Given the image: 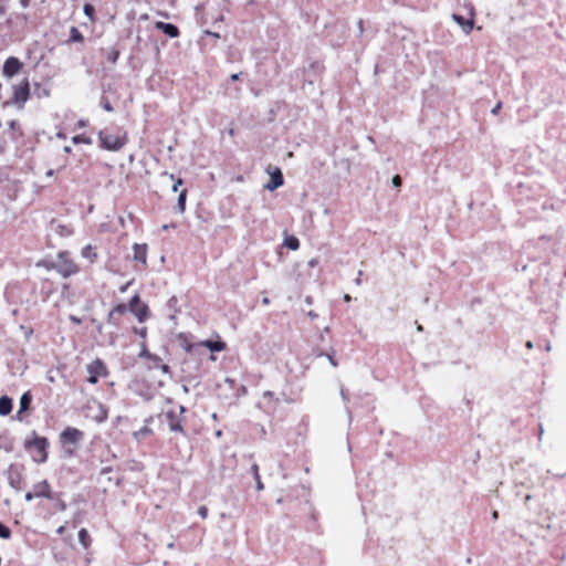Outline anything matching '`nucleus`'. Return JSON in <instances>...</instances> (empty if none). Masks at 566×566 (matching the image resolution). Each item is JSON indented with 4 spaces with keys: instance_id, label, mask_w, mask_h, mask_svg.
<instances>
[{
    "instance_id": "8fccbe9b",
    "label": "nucleus",
    "mask_w": 566,
    "mask_h": 566,
    "mask_svg": "<svg viewBox=\"0 0 566 566\" xmlns=\"http://www.w3.org/2000/svg\"><path fill=\"white\" fill-rule=\"evenodd\" d=\"M533 346H534V345H533V342H531V340L526 342V347H527L528 349H532V348H533Z\"/></svg>"
},
{
    "instance_id": "5701e85b",
    "label": "nucleus",
    "mask_w": 566,
    "mask_h": 566,
    "mask_svg": "<svg viewBox=\"0 0 566 566\" xmlns=\"http://www.w3.org/2000/svg\"><path fill=\"white\" fill-rule=\"evenodd\" d=\"M149 433H150V429L148 428V426H144L142 429L136 431L134 433V436L137 440H140V439L145 438L146 436H148Z\"/></svg>"
},
{
    "instance_id": "39448f33",
    "label": "nucleus",
    "mask_w": 566,
    "mask_h": 566,
    "mask_svg": "<svg viewBox=\"0 0 566 566\" xmlns=\"http://www.w3.org/2000/svg\"><path fill=\"white\" fill-rule=\"evenodd\" d=\"M30 96L29 82L25 80L22 84L13 87V99L12 102L19 106H22Z\"/></svg>"
},
{
    "instance_id": "72a5a7b5",
    "label": "nucleus",
    "mask_w": 566,
    "mask_h": 566,
    "mask_svg": "<svg viewBox=\"0 0 566 566\" xmlns=\"http://www.w3.org/2000/svg\"><path fill=\"white\" fill-rule=\"evenodd\" d=\"M102 106H103V108H104L106 112H111V111L113 109V107L111 106V104H109L107 101L103 102V103H102Z\"/></svg>"
},
{
    "instance_id": "e433bc0d",
    "label": "nucleus",
    "mask_w": 566,
    "mask_h": 566,
    "mask_svg": "<svg viewBox=\"0 0 566 566\" xmlns=\"http://www.w3.org/2000/svg\"><path fill=\"white\" fill-rule=\"evenodd\" d=\"M251 471H252V473H253V476L255 478V476H256V474H259V467H258V464H255V463H254V464H252V467H251Z\"/></svg>"
},
{
    "instance_id": "5fc2aeb1",
    "label": "nucleus",
    "mask_w": 566,
    "mask_h": 566,
    "mask_svg": "<svg viewBox=\"0 0 566 566\" xmlns=\"http://www.w3.org/2000/svg\"><path fill=\"white\" fill-rule=\"evenodd\" d=\"M545 348H546V350H547V352L552 350V345H551V343H547Z\"/></svg>"
},
{
    "instance_id": "bb28decb",
    "label": "nucleus",
    "mask_w": 566,
    "mask_h": 566,
    "mask_svg": "<svg viewBox=\"0 0 566 566\" xmlns=\"http://www.w3.org/2000/svg\"><path fill=\"white\" fill-rule=\"evenodd\" d=\"M94 11H95V10H94V7H93L92 4L86 3V4L84 6V13H85V15H87L88 18H91V19L93 18Z\"/></svg>"
},
{
    "instance_id": "c85d7f7f",
    "label": "nucleus",
    "mask_w": 566,
    "mask_h": 566,
    "mask_svg": "<svg viewBox=\"0 0 566 566\" xmlns=\"http://www.w3.org/2000/svg\"><path fill=\"white\" fill-rule=\"evenodd\" d=\"M392 186L396 187V188H399L401 186V178L400 176L396 175L392 180Z\"/></svg>"
},
{
    "instance_id": "f704fd0d",
    "label": "nucleus",
    "mask_w": 566,
    "mask_h": 566,
    "mask_svg": "<svg viewBox=\"0 0 566 566\" xmlns=\"http://www.w3.org/2000/svg\"><path fill=\"white\" fill-rule=\"evenodd\" d=\"M182 185V180L181 179H178L175 185L172 186V191L174 192H177L178 191V188L179 186Z\"/></svg>"
},
{
    "instance_id": "ea45409f",
    "label": "nucleus",
    "mask_w": 566,
    "mask_h": 566,
    "mask_svg": "<svg viewBox=\"0 0 566 566\" xmlns=\"http://www.w3.org/2000/svg\"><path fill=\"white\" fill-rule=\"evenodd\" d=\"M30 1H31V0H20V4H21V7H22V8H24V9H25V8H28V7H29Z\"/></svg>"
},
{
    "instance_id": "393cba45",
    "label": "nucleus",
    "mask_w": 566,
    "mask_h": 566,
    "mask_svg": "<svg viewBox=\"0 0 566 566\" xmlns=\"http://www.w3.org/2000/svg\"><path fill=\"white\" fill-rule=\"evenodd\" d=\"M139 356H140V357H145V358H151V359H154L155 361H159V360H160L158 357L153 356V355L147 350V348H146V345H145V344H143V346H142V350H140V353H139Z\"/></svg>"
},
{
    "instance_id": "aec40b11",
    "label": "nucleus",
    "mask_w": 566,
    "mask_h": 566,
    "mask_svg": "<svg viewBox=\"0 0 566 566\" xmlns=\"http://www.w3.org/2000/svg\"><path fill=\"white\" fill-rule=\"evenodd\" d=\"M284 244L286 248H289L290 250H297L298 247H300V241L297 238L295 237H287L285 240H284Z\"/></svg>"
},
{
    "instance_id": "79ce46f5",
    "label": "nucleus",
    "mask_w": 566,
    "mask_h": 566,
    "mask_svg": "<svg viewBox=\"0 0 566 566\" xmlns=\"http://www.w3.org/2000/svg\"><path fill=\"white\" fill-rule=\"evenodd\" d=\"M33 496H35V495H34V492H33V493H30V492H29V493H27V494H25V496H24V497H25V500H27V501H31V500L33 499Z\"/></svg>"
},
{
    "instance_id": "f257e3e1",
    "label": "nucleus",
    "mask_w": 566,
    "mask_h": 566,
    "mask_svg": "<svg viewBox=\"0 0 566 566\" xmlns=\"http://www.w3.org/2000/svg\"><path fill=\"white\" fill-rule=\"evenodd\" d=\"M50 268L56 270L64 277H67L77 272V266L70 259L67 252H60L57 258L50 263Z\"/></svg>"
},
{
    "instance_id": "b1692460",
    "label": "nucleus",
    "mask_w": 566,
    "mask_h": 566,
    "mask_svg": "<svg viewBox=\"0 0 566 566\" xmlns=\"http://www.w3.org/2000/svg\"><path fill=\"white\" fill-rule=\"evenodd\" d=\"M10 536H11L10 528L8 526H6L4 524L0 523V537L8 539Z\"/></svg>"
},
{
    "instance_id": "c756f323",
    "label": "nucleus",
    "mask_w": 566,
    "mask_h": 566,
    "mask_svg": "<svg viewBox=\"0 0 566 566\" xmlns=\"http://www.w3.org/2000/svg\"><path fill=\"white\" fill-rule=\"evenodd\" d=\"M254 480H255V484H256V490H258V491L263 490L264 485H263V483L261 482L260 474H256V476L254 478Z\"/></svg>"
},
{
    "instance_id": "4be33fe9",
    "label": "nucleus",
    "mask_w": 566,
    "mask_h": 566,
    "mask_svg": "<svg viewBox=\"0 0 566 566\" xmlns=\"http://www.w3.org/2000/svg\"><path fill=\"white\" fill-rule=\"evenodd\" d=\"M78 542L83 545L84 548H86L88 546L90 536L85 528L80 530Z\"/></svg>"
},
{
    "instance_id": "6e6552de",
    "label": "nucleus",
    "mask_w": 566,
    "mask_h": 566,
    "mask_svg": "<svg viewBox=\"0 0 566 566\" xmlns=\"http://www.w3.org/2000/svg\"><path fill=\"white\" fill-rule=\"evenodd\" d=\"M133 260L147 265V244L135 243L133 245Z\"/></svg>"
},
{
    "instance_id": "bf43d9fd",
    "label": "nucleus",
    "mask_w": 566,
    "mask_h": 566,
    "mask_svg": "<svg viewBox=\"0 0 566 566\" xmlns=\"http://www.w3.org/2000/svg\"><path fill=\"white\" fill-rule=\"evenodd\" d=\"M46 176H48V177L53 176V170H52V169H50V170L46 172Z\"/></svg>"
},
{
    "instance_id": "a878e982",
    "label": "nucleus",
    "mask_w": 566,
    "mask_h": 566,
    "mask_svg": "<svg viewBox=\"0 0 566 566\" xmlns=\"http://www.w3.org/2000/svg\"><path fill=\"white\" fill-rule=\"evenodd\" d=\"M126 311H127V307H126V305H124V304H118V305H116V306L113 308V312H114L116 315H122V314H124Z\"/></svg>"
},
{
    "instance_id": "a19ab883",
    "label": "nucleus",
    "mask_w": 566,
    "mask_h": 566,
    "mask_svg": "<svg viewBox=\"0 0 566 566\" xmlns=\"http://www.w3.org/2000/svg\"><path fill=\"white\" fill-rule=\"evenodd\" d=\"M340 397L343 399L344 402H346L348 400V397L347 395L345 394L344 389H340Z\"/></svg>"
},
{
    "instance_id": "412c9836",
    "label": "nucleus",
    "mask_w": 566,
    "mask_h": 566,
    "mask_svg": "<svg viewBox=\"0 0 566 566\" xmlns=\"http://www.w3.org/2000/svg\"><path fill=\"white\" fill-rule=\"evenodd\" d=\"M70 41L72 42H83L84 36L83 34L77 30V28L72 27L70 31Z\"/></svg>"
},
{
    "instance_id": "7ed1b4c3",
    "label": "nucleus",
    "mask_w": 566,
    "mask_h": 566,
    "mask_svg": "<svg viewBox=\"0 0 566 566\" xmlns=\"http://www.w3.org/2000/svg\"><path fill=\"white\" fill-rule=\"evenodd\" d=\"M185 412V408L179 406V412L177 413L175 410H167L165 412V420L169 426V430L172 432H182V419L181 413Z\"/></svg>"
},
{
    "instance_id": "ddd939ff",
    "label": "nucleus",
    "mask_w": 566,
    "mask_h": 566,
    "mask_svg": "<svg viewBox=\"0 0 566 566\" xmlns=\"http://www.w3.org/2000/svg\"><path fill=\"white\" fill-rule=\"evenodd\" d=\"M29 444L33 446L40 453L39 461L44 462L46 459V452H45V449L48 446L46 439L45 438H35L32 442H29Z\"/></svg>"
},
{
    "instance_id": "cd10ccee",
    "label": "nucleus",
    "mask_w": 566,
    "mask_h": 566,
    "mask_svg": "<svg viewBox=\"0 0 566 566\" xmlns=\"http://www.w3.org/2000/svg\"><path fill=\"white\" fill-rule=\"evenodd\" d=\"M198 514L200 517L206 518L208 516V509L206 506H200L198 509Z\"/></svg>"
},
{
    "instance_id": "423d86ee",
    "label": "nucleus",
    "mask_w": 566,
    "mask_h": 566,
    "mask_svg": "<svg viewBox=\"0 0 566 566\" xmlns=\"http://www.w3.org/2000/svg\"><path fill=\"white\" fill-rule=\"evenodd\" d=\"M87 371L90 374L87 381L96 384L98 381V377L105 375L106 367L102 360L96 359L87 366Z\"/></svg>"
},
{
    "instance_id": "de8ad7c7",
    "label": "nucleus",
    "mask_w": 566,
    "mask_h": 566,
    "mask_svg": "<svg viewBox=\"0 0 566 566\" xmlns=\"http://www.w3.org/2000/svg\"><path fill=\"white\" fill-rule=\"evenodd\" d=\"M311 318H315L317 316L316 313H314L313 311H310L308 314H307Z\"/></svg>"
},
{
    "instance_id": "4c0bfd02",
    "label": "nucleus",
    "mask_w": 566,
    "mask_h": 566,
    "mask_svg": "<svg viewBox=\"0 0 566 566\" xmlns=\"http://www.w3.org/2000/svg\"><path fill=\"white\" fill-rule=\"evenodd\" d=\"M326 357L328 358L329 363L332 366L336 367L337 366V363L336 360L333 358L332 355L327 354Z\"/></svg>"
},
{
    "instance_id": "2f4dec72",
    "label": "nucleus",
    "mask_w": 566,
    "mask_h": 566,
    "mask_svg": "<svg viewBox=\"0 0 566 566\" xmlns=\"http://www.w3.org/2000/svg\"><path fill=\"white\" fill-rule=\"evenodd\" d=\"M118 55H119V52L118 51H113L111 53V55L108 56V60L112 62V63H115L118 59Z\"/></svg>"
},
{
    "instance_id": "052dcab7",
    "label": "nucleus",
    "mask_w": 566,
    "mask_h": 566,
    "mask_svg": "<svg viewBox=\"0 0 566 566\" xmlns=\"http://www.w3.org/2000/svg\"><path fill=\"white\" fill-rule=\"evenodd\" d=\"M73 142H74V143H78V142H80V136H75V137H73Z\"/></svg>"
},
{
    "instance_id": "338daca9",
    "label": "nucleus",
    "mask_w": 566,
    "mask_h": 566,
    "mask_svg": "<svg viewBox=\"0 0 566 566\" xmlns=\"http://www.w3.org/2000/svg\"><path fill=\"white\" fill-rule=\"evenodd\" d=\"M142 305H143V304H140V302H139V303H135V307H136V308L140 307Z\"/></svg>"
},
{
    "instance_id": "e2e57ef3",
    "label": "nucleus",
    "mask_w": 566,
    "mask_h": 566,
    "mask_svg": "<svg viewBox=\"0 0 566 566\" xmlns=\"http://www.w3.org/2000/svg\"><path fill=\"white\" fill-rule=\"evenodd\" d=\"M355 283H356L357 285H359V284H360V277H359V276L356 279Z\"/></svg>"
},
{
    "instance_id": "1a4fd4ad",
    "label": "nucleus",
    "mask_w": 566,
    "mask_h": 566,
    "mask_svg": "<svg viewBox=\"0 0 566 566\" xmlns=\"http://www.w3.org/2000/svg\"><path fill=\"white\" fill-rule=\"evenodd\" d=\"M195 346L196 345H188L186 349L188 352H191ZM197 346H203L208 348L210 352H221L226 348V344L221 340H203L200 342Z\"/></svg>"
},
{
    "instance_id": "3c124183",
    "label": "nucleus",
    "mask_w": 566,
    "mask_h": 566,
    "mask_svg": "<svg viewBox=\"0 0 566 566\" xmlns=\"http://www.w3.org/2000/svg\"><path fill=\"white\" fill-rule=\"evenodd\" d=\"M264 397H272L273 396V392L272 391H265L263 394Z\"/></svg>"
},
{
    "instance_id": "0e129e2a",
    "label": "nucleus",
    "mask_w": 566,
    "mask_h": 566,
    "mask_svg": "<svg viewBox=\"0 0 566 566\" xmlns=\"http://www.w3.org/2000/svg\"><path fill=\"white\" fill-rule=\"evenodd\" d=\"M344 300H345L346 302H348V301H350V296H349V295H345Z\"/></svg>"
},
{
    "instance_id": "6e6d98bb",
    "label": "nucleus",
    "mask_w": 566,
    "mask_h": 566,
    "mask_svg": "<svg viewBox=\"0 0 566 566\" xmlns=\"http://www.w3.org/2000/svg\"><path fill=\"white\" fill-rule=\"evenodd\" d=\"M543 433H544V428H543V426H539V438L543 436Z\"/></svg>"
},
{
    "instance_id": "37998d69",
    "label": "nucleus",
    "mask_w": 566,
    "mask_h": 566,
    "mask_svg": "<svg viewBox=\"0 0 566 566\" xmlns=\"http://www.w3.org/2000/svg\"><path fill=\"white\" fill-rule=\"evenodd\" d=\"M239 76L240 74L239 73H234L230 76L231 81H238L239 80Z\"/></svg>"
},
{
    "instance_id": "69168bd1",
    "label": "nucleus",
    "mask_w": 566,
    "mask_h": 566,
    "mask_svg": "<svg viewBox=\"0 0 566 566\" xmlns=\"http://www.w3.org/2000/svg\"><path fill=\"white\" fill-rule=\"evenodd\" d=\"M221 434H222L221 430H218V431L216 432V436H217V437H221Z\"/></svg>"
},
{
    "instance_id": "4d7b16f0",
    "label": "nucleus",
    "mask_w": 566,
    "mask_h": 566,
    "mask_svg": "<svg viewBox=\"0 0 566 566\" xmlns=\"http://www.w3.org/2000/svg\"><path fill=\"white\" fill-rule=\"evenodd\" d=\"M182 391L186 392V394L189 391V389H188V387L186 385H182Z\"/></svg>"
},
{
    "instance_id": "473e14b6",
    "label": "nucleus",
    "mask_w": 566,
    "mask_h": 566,
    "mask_svg": "<svg viewBox=\"0 0 566 566\" xmlns=\"http://www.w3.org/2000/svg\"><path fill=\"white\" fill-rule=\"evenodd\" d=\"M501 106H502L501 102L496 103L495 106L491 109V113L493 115H496L499 113V111L501 109Z\"/></svg>"
},
{
    "instance_id": "13d9d810",
    "label": "nucleus",
    "mask_w": 566,
    "mask_h": 566,
    "mask_svg": "<svg viewBox=\"0 0 566 566\" xmlns=\"http://www.w3.org/2000/svg\"><path fill=\"white\" fill-rule=\"evenodd\" d=\"M497 516H499V515H497V512H496V511H494V512L492 513V517H493L494 520H496V518H497Z\"/></svg>"
},
{
    "instance_id": "774afa93",
    "label": "nucleus",
    "mask_w": 566,
    "mask_h": 566,
    "mask_svg": "<svg viewBox=\"0 0 566 566\" xmlns=\"http://www.w3.org/2000/svg\"><path fill=\"white\" fill-rule=\"evenodd\" d=\"M145 334H146V329L144 328V329L140 332V335H142V336H145Z\"/></svg>"
},
{
    "instance_id": "0eeeda50",
    "label": "nucleus",
    "mask_w": 566,
    "mask_h": 566,
    "mask_svg": "<svg viewBox=\"0 0 566 566\" xmlns=\"http://www.w3.org/2000/svg\"><path fill=\"white\" fill-rule=\"evenodd\" d=\"M22 67V63L17 57H9L3 65V74L8 77L15 75Z\"/></svg>"
},
{
    "instance_id": "f03ea898",
    "label": "nucleus",
    "mask_w": 566,
    "mask_h": 566,
    "mask_svg": "<svg viewBox=\"0 0 566 566\" xmlns=\"http://www.w3.org/2000/svg\"><path fill=\"white\" fill-rule=\"evenodd\" d=\"M98 137L102 143V146L107 150H113V151L119 150L126 144V135L125 134L120 137V136L105 134V133L101 132Z\"/></svg>"
},
{
    "instance_id": "603ef678",
    "label": "nucleus",
    "mask_w": 566,
    "mask_h": 566,
    "mask_svg": "<svg viewBox=\"0 0 566 566\" xmlns=\"http://www.w3.org/2000/svg\"><path fill=\"white\" fill-rule=\"evenodd\" d=\"M78 126H80V127H84V126H86V122H85V120H80V122H78Z\"/></svg>"
},
{
    "instance_id": "680f3d73",
    "label": "nucleus",
    "mask_w": 566,
    "mask_h": 566,
    "mask_svg": "<svg viewBox=\"0 0 566 566\" xmlns=\"http://www.w3.org/2000/svg\"><path fill=\"white\" fill-rule=\"evenodd\" d=\"M209 34H211V35H212V38H219V34H218V33L209 32Z\"/></svg>"
},
{
    "instance_id": "58836bf2",
    "label": "nucleus",
    "mask_w": 566,
    "mask_h": 566,
    "mask_svg": "<svg viewBox=\"0 0 566 566\" xmlns=\"http://www.w3.org/2000/svg\"><path fill=\"white\" fill-rule=\"evenodd\" d=\"M90 251H91V245H87L86 248L83 249L82 255L83 256H88Z\"/></svg>"
},
{
    "instance_id": "9b49d317",
    "label": "nucleus",
    "mask_w": 566,
    "mask_h": 566,
    "mask_svg": "<svg viewBox=\"0 0 566 566\" xmlns=\"http://www.w3.org/2000/svg\"><path fill=\"white\" fill-rule=\"evenodd\" d=\"M452 20L463 30L465 34H469L474 27L473 19H464L460 14H452Z\"/></svg>"
},
{
    "instance_id": "2eb2a0df",
    "label": "nucleus",
    "mask_w": 566,
    "mask_h": 566,
    "mask_svg": "<svg viewBox=\"0 0 566 566\" xmlns=\"http://www.w3.org/2000/svg\"><path fill=\"white\" fill-rule=\"evenodd\" d=\"M92 418L96 422H103L107 419V409L104 405L96 402L95 403V413L92 416Z\"/></svg>"
},
{
    "instance_id": "a211bd4d",
    "label": "nucleus",
    "mask_w": 566,
    "mask_h": 566,
    "mask_svg": "<svg viewBox=\"0 0 566 566\" xmlns=\"http://www.w3.org/2000/svg\"><path fill=\"white\" fill-rule=\"evenodd\" d=\"M31 401H32V397H31L30 392H24L20 398L18 412L21 413L23 411H27L31 405Z\"/></svg>"
},
{
    "instance_id": "9d476101",
    "label": "nucleus",
    "mask_w": 566,
    "mask_h": 566,
    "mask_svg": "<svg viewBox=\"0 0 566 566\" xmlns=\"http://www.w3.org/2000/svg\"><path fill=\"white\" fill-rule=\"evenodd\" d=\"M135 303H139V296L138 295H135L132 297L130 302H129V308L130 311L137 316L138 321L139 322H143L147 315V306L146 305H142L140 307L136 308L135 307Z\"/></svg>"
},
{
    "instance_id": "4468645a",
    "label": "nucleus",
    "mask_w": 566,
    "mask_h": 566,
    "mask_svg": "<svg viewBox=\"0 0 566 566\" xmlns=\"http://www.w3.org/2000/svg\"><path fill=\"white\" fill-rule=\"evenodd\" d=\"M83 433L76 428H67L62 432V438L66 442L76 443L82 438Z\"/></svg>"
},
{
    "instance_id": "c03bdc74",
    "label": "nucleus",
    "mask_w": 566,
    "mask_h": 566,
    "mask_svg": "<svg viewBox=\"0 0 566 566\" xmlns=\"http://www.w3.org/2000/svg\"><path fill=\"white\" fill-rule=\"evenodd\" d=\"M262 304H263V305H269V304H270V298H269V297H266V296H264V297L262 298Z\"/></svg>"
},
{
    "instance_id": "09e8293b",
    "label": "nucleus",
    "mask_w": 566,
    "mask_h": 566,
    "mask_svg": "<svg viewBox=\"0 0 566 566\" xmlns=\"http://www.w3.org/2000/svg\"><path fill=\"white\" fill-rule=\"evenodd\" d=\"M170 228H175V224H165V226H163L164 230H168Z\"/></svg>"
},
{
    "instance_id": "dca6fc26",
    "label": "nucleus",
    "mask_w": 566,
    "mask_h": 566,
    "mask_svg": "<svg viewBox=\"0 0 566 566\" xmlns=\"http://www.w3.org/2000/svg\"><path fill=\"white\" fill-rule=\"evenodd\" d=\"M34 495L38 497H51L50 485L48 484L46 481H42L34 485Z\"/></svg>"
},
{
    "instance_id": "f3484780",
    "label": "nucleus",
    "mask_w": 566,
    "mask_h": 566,
    "mask_svg": "<svg viewBox=\"0 0 566 566\" xmlns=\"http://www.w3.org/2000/svg\"><path fill=\"white\" fill-rule=\"evenodd\" d=\"M11 410H12V400L7 396H2L0 398V415L7 416L11 412Z\"/></svg>"
},
{
    "instance_id": "864d4df0",
    "label": "nucleus",
    "mask_w": 566,
    "mask_h": 566,
    "mask_svg": "<svg viewBox=\"0 0 566 566\" xmlns=\"http://www.w3.org/2000/svg\"><path fill=\"white\" fill-rule=\"evenodd\" d=\"M64 530H65V528H64V526H60V527L57 528V533H59V534H62V533L64 532Z\"/></svg>"
},
{
    "instance_id": "49530a36",
    "label": "nucleus",
    "mask_w": 566,
    "mask_h": 566,
    "mask_svg": "<svg viewBox=\"0 0 566 566\" xmlns=\"http://www.w3.org/2000/svg\"><path fill=\"white\" fill-rule=\"evenodd\" d=\"M357 27H358L359 33H361L363 32V20L358 21Z\"/></svg>"
},
{
    "instance_id": "7c9ffc66",
    "label": "nucleus",
    "mask_w": 566,
    "mask_h": 566,
    "mask_svg": "<svg viewBox=\"0 0 566 566\" xmlns=\"http://www.w3.org/2000/svg\"><path fill=\"white\" fill-rule=\"evenodd\" d=\"M116 314L113 312V310L108 313L107 321L108 323L116 324Z\"/></svg>"
},
{
    "instance_id": "6ab92c4d",
    "label": "nucleus",
    "mask_w": 566,
    "mask_h": 566,
    "mask_svg": "<svg viewBox=\"0 0 566 566\" xmlns=\"http://www.w3.org/2000/svg\"><path fill=\"white\" fill-rule=\"evenodd\" d=\"M186 199H187V190L184 189L179 196L177 201V210L179 213H184L186 210Z\"/></svg>"
},
{
    "instance_id": "20e7f679",
    "label": "nucleus",
    "mask_w": 566,
    "mask_h": 566,
    "mask_svg": "<svg viewBox=\"0 0 566 566\" xmlns=\"http://www.w3.org/2000/svg\"><path fill=\"white\" fill-rule=\"evenodd\" d=\"M270 175V181L264 185V189L273 191L284 184V177L280 168L269 166L266 169Z\"/></svg>"
},
{
    "instance_id": "f8f14e48",
    "label": "nucleus",
    "mask_w": 566,
    "mask_h": 566,
    "mask_svg": "<svg viewBox=\"0 0 566 566\" xmlns=\"http://www.w3.org/2000/svg\"><path fill=\"white\" fill-rule=\"evenodd\" d=\"M155 27H156V29L163 31L165 34H167L170 38H177L179 35L178 28L171 23L158 21V22H156Z\"/></svg>"
},
{
    "instance_id": "a18cd8bd",
    "label": "nucleus",
    "mask_w": 566,
    "mask_h": 566,
    "mask_svg": "<svg viewBox=\"0 0 566 566\" xmlns=\"http://www.w3.org/2000/svg\"><path fill=\"white\" fill-rule=\"evenodd\" d=\"M160 368H161V370H163L164 373H168V370H169V366H168V365H165V364H163V365L160 366Z\"/></svg>"
},
{
    "instance_id": "c9c22d12",
    "label": "nucleus",
    "mask_w": 566,
    "mask_h": 566,
    "mask_svg": "<svg viewBox=\"0 0 566 566\" xmlns=\"http://www.w3.org/2000/svg\"><path fill=\"white\" fill-rule=\"evenodd\" d=\"M8 480L11 486L15 488V478L12 476V474L9 472Z\"/></svg>"
}]
</instances>
